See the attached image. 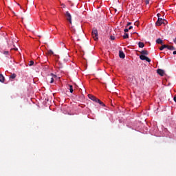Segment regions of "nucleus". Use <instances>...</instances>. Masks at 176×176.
I'll use <instances>...</instances> for the list:
<instances>
[{"mask_svg": "<svg viewBox=\"0 0 176 176\" xmlns=\"http://www.w3.org/2000/svg\"><path fill=\"white\" fill-rule=\"evenodd\" d=\"M157 16L158 17V19H157V22L155 23V25L160 26V25H162V24H164V21H166V19H163L160 18V14H157Z\"/></svg>", "mask_w": 176, "mask_h": 176, "instance_id": "2", "label": "nucleus"}, {"mask_svg": "<svg viewBox=\"0 0 176 176\" xmlns=\"http://www.w3.org/2000/svg\"><path fill=\"white\" fill-rule=\"evenodd\" d=\"M157 73L158 74V75H160V76H164V70L162 69H158L157 70Z\"/></svg>", "mask_w": 176, "mask_h": 176, "instance_id": "6", "label": "nucleus"}, {"mask_svg": "<svg viewBox=\"0 0 176 176\" xmlns=\"http://www.w3.org/2000/svg\"><path fill=\"white\" fill-rule=\"evenodd\" d=\"M49 54H53V51L50 50V51H49Z\"/></svg>", "mask_w": 176, "mask_h": 176, "instance_id": "23", "label": "nucleus"}, {"mask_svg": "<svg viewBox=\"0 0 176 176\" xmlns=\"http://www.w3.org/2000/svg\"><path fill=\"white\" fill-rule=\"evenodd\" d=\"M173 100H174L175 102H176V96H174Z\"/></svg>", "mask_w": 176, "mask_h": 176, "instance_id": "26", "label": "nucleus"}, {"mask_svg": "<svg viewBox=\"0 0 176 176\" xmlns=\"http://www.w3.org/2000/svg\"><path fill=\"white\" fill-rule=\"evenodd\" d=\"M123 38H124V39H127V38H129V34L124 33V36H123Z\"/></svg>", "mask_w": 176, "mask_h": 176, "instance_id": "16", "label": "nucleus"}, {"mask_svg": "<svg viewBox=\"0 0 176 176\" xmlns=\"http://www.w3.org/2000/svg\"><path fill=\"white\" fill-rule=\"evenodd\" d=\"M173 54H175V55L176 54V51L173 52Z\"/></svg>", "mask_w": 176, "mask_h": 176, "instance_id": "27", "label": "nucleus"}, {"mask_svg": "<svg viewBox=\"0 0 176 176\" xmlns=\"http://www.w3.org/2000/svg\"><path fill=\"white\" fill-rule=\"evenodd\" d=\"M10 78L11 79H14V78H16V74H11L10 76Z\"/></svg>", "mask_w": 176, "mask_h": 176, "instance_id": "18", "label": "nucleus"}, {"mask_svg": "<svg viewBox=\"0 0 176 176\" xmlns=\"http://www.w3.org/2000/svg\"><path fill=\"white\" fill-rule=\"evenodd\" d=\"M51 75H52V77L50 78V82L53 83V82H54V78H57V76L54 75L53 74H51Z\"/></svg>", "mask_w": 176, "mask_h": 176, "instance_id": "9", "label": "nucleus"}, {"mask_svg": "<svg viewBox=\"0 0 176 176\" xmlns=\"http://www.w3.org/2000/svg\"><path fill=\"white\" fill-rule=\"evenodd\" d=\"M140 60H145L146 61H147V63H151V59L148 58V56H146L145 55H140Z\"/></svg>", "mask_w": 176, "mask_h": 176, "instance_id": "5", "label": "nucleus"}, {"mask_svg": "<svg viewBox=\"0 0 176 176\" xmlns=\"http://www.w3.org/2000/svg\"><path fill=\"white\" fill-rule=\"evenodd\" d=\"M29 65H30V67H32V65H34V61L33 60L30 61Z\"/></svg>", "mask_w": 176, "mask_h": 176, "instance_id": "19", "label": "nucleus"}, {"mask_svg": "<svg viewBox=\"0 0 176 176\" xmlns=\"http://www.w3.org/2000/svg\"><path fill=\"white\" fill-rule=\"evenodd\" d=\"M39 38H41V36H38Z\"/></svg>", "mask_w": 176, "mask_h": 176, "instance_id": "31", "label": "nucleus"}, {"mask_svg": "<svg viewBox=\"0 0 176 176\" xmlns=\"http://www.w3.org/2000/svg\"><path fill=\"white\" fill-rule=\"evenodd\" d=\"M88 98L89 100H91L92 101H94V102H98L100 104V105H102V107H105V104L102 102L100 99L97 98L96 96L91 95V94H88Z\"/></svg>", "mask_w": 176, "mask_h": 176, "instance_id": "1", "label": "nucleus"}, {"mask_svg": "<svg viewBox=\"0 0 176 176\" xmlns=\"http://www.w3.org/2000/svg\"><path fill=\"white\" fill-rule=\"evenodd\" d=\"M68 58H69V55L68 54H66L65 56H63V59L65 63H67L68 61Z\"/></svg>", "mask_w": 176, "mask_h": 176, "instance_id": "7", "label": "nucleus"}, {"mask_svg": "<svg viewBox=\"0 0 176 176\" xmlns=\"http://www.w3.org/2000/svg\"><path fill=\"white\" fill-rule=\"evenodd\" d=\"M166 49L168 50H175V47H174V46L173 45H168V47H166Z\"/></svg>", "mask_w": 176, "mask_h": 176, "instance_id": "12", "label": "nucleus"}, {"mask_svg": "<svg viewBox=\"0 0 176 176\" xmlns=\"http://www.w3.org/2000/svg\"><path fill=\"white\" fill-rule=\"evenodd\" d=\"M65 16L67 21H69L70 24H72V16H71L69 12H66Z\"/></svg>", "mask_w": 176, "mask_h": 176, "instance_id": "4", "label": "nucleus"}, {"mask_svg": "<svg viewBox=\"0 0 176 176\" xmlns=\"http://www.w3.org/2000/svg\"><path fill=\"white\" fill-rule=\"evenodd\" d=\"M0 82H1V83H3V82H5V77L2 74H0Z\"/></svg>", "mask_w": 176, "mask_h": 176, "instance_id": "13", "label": "nucleus"}, {"mask_svg": "<svg viewBox=\"0 0 176 176\" xmlns=\"http://www.w3.org/2000/svg\"><path fill=\"white\" fill-rule=\"evenodd\" d=\"M128 30H133V26H130Z\"/></svg>", "mask_w": 176, "mask_h": 176, "instance_id": "25", "label": "nucleus"}, {"mask_svg": "<svg viewBox=\"0 0 176 176\" xmlns=\"http://www.w3.org/2000/svg\"><path fill=\"white\" fill-rule=\"evenodd\" d=\"M138 46H139V47L142 48V47H144V46H145V45L142 42H139Z\"/></svg>", "mask_w": 176, "mask_h": 176, "instance_id": "15", "label": "nucleus"}, {"mask_svg": "<svg viewBox=\"0 0 176 176\" xmlns=\"http://www.w3.org/2000/svg\"><path fill=\"white\" fill-rule=\"evenodd\" d=\"M168 47V45H162L160 48V50H164V49H167Z\"/></svg>", "mask_w": 176, "mask_h": 176, "instance_id": "14", "label": "nucleus"}, {"mask_svg": "<svg viewBox=\"0 0 176 176\" xmlns=\"http://www.w3.org/2000/svg\"><path fill=\"white\" fill-rule=\"evenodd\" d=\"M62 45H64V43H62Z\"/></svg>", "mask_w": 176, "mask_h": 176, "instance_id": "32", "label": "nucleus"}, {"mask_svg": "<svg viewBox=\"0 0 176 176\" xmlns=\"http://www.w3.org/2000/svg\"><path fill=\"white\" fill-rule=\"evenodd\" d=\"M124 32L126 34V32H129V29L126 28V29L124 30Z\"/></svg>", "mask_w": 176, "mask_h": 176, "instance_id": "21", "label": "nucleus"}, {"mask_svg": "<svg viewBox=\"0 0 176 176\" xmlns=\"http://www.w3.org/2000/svg\"><path fill=\"white\" fill-rule=\"evenodd\" d=\"M92 37L94 39V41H98V31L97 30V29H93Z\"/></svg>", "mask_w": 176, "mask_h": 176, "instance_id": "3", "label": "nucleus"}, {"mask_svg": "<svg viewBox=\"0 0 176 176\" xmlns=\"http://www.w3.org/2000/svg\"><path fill=\"white\" fill-rule=\"evenodd\" d=\"M135 25H138V23H135Z\"/></svg>", "mask_w": 176, "mask_h": 176, "instance_id": "28", "label": "nucleus"}, {"mask_svg": "<svg viewBox=\"0 0 176 176\" xmlns=\"http://www.w3.org/2000/svg\"><path fill=\"white\" fill-rule=\"evenodd\" d=\"M129 25H131V22H129L126 27H129Z\"/></svg>", "mask_w": 176, "mask_h": 176, "instance_id": "22", "label": "nucleus"}, {"mask_svg": "<svg viewBox=\"0 0 176 176\" xmlns=\"http://www.w3.org/2000/svg\"><path fill=\"white\" fill-rule=\"evenodd\" d=\"M156 43H158V45H163V40L161 38H157L156 40Z\"/></svg>", "mask_w": 176, "mask_h": 176, "instance_id": "11", "label": "nucleus"}, {"mask_svg": "<svg viewBox=\"0 0 176 176\" xmlns=\"http://www.w3.org/2000/svg\"><path fill=\"white\" fill-rule=\"evenodd\" d=\"M119 56L120 58H124V57H126V55L124 54V52H123V51L119 52Z\"/></svg>", "mask_w": 176, "mask_h": 176, "instance_id": "8", "label": "nucleus"}, {"mask_svg": "<svg viewBox=\"0 0 176 176\" xmlns=\"http://www.w3.org/2000/svg\"><path fill=\"white\" fill-rule=\"evenodd\" d=\"M69 91L70 93H74V88L72 85H69Z\"/></svg>", "mask_w": 176, "mask_h": 176, "instance_id": "17", "label": "nucleus"}, {"mask_svg": "<svg viewBox=\"0 0 176 176\" xmlns=\"http://www.w3.org/2000/svg\"><path fill=\"white\" fill-rule=\"evenodd\" d=\"M14 50H17V48H14Z\"/></svg>", "mask_w": 176, "mask_h": 176, "instance_id": "30", "label": "nucleus"}, {"mask_svg": "<svg viewBox=\"0 0 176 176\" xmlns=\"http://www.w3.org/2000/svg\"><path fill=\"white\" fill-rule=\"evenodd\" d=\"M110 39H111V41H115V36H110Z\"/></svg>", "mask_w": 176, "mask_h": 176, "instance_id": "20", "label": "nucleus"}, {"mask_svg": "<svg viewBox=\"0 0 176 176\" xmlns=\"http://www.w3.org/2000/svg\"><path fill=\"white\" fill-rule=\"evenodd\" d=\"M140 54H142V56H148V53L147 50H142L140 52Z\"/></svg>", "mask_w": 176, "mask_h": 176, "instance_id": "10", "label": "nucleus"}, {"mask_svg": "<svg viewBox=\"0 0 176 176\" xmlns=\"http://www.w3.org/2000/svg\"><path fill=\"white\" fill-rule=\"evenodd\" d=\"M4 54H9V52L6 51V52H4Z\"/></svg>", "mask_w": 176, "mask_h": 176, "instance_id": "24", "label": "nucleus"}, {"mask_svg": "<svg viewBox=\"0 0 176 176\" xmlns=\"http://www.w3.org/2000/svg\"><path fill=\"white\" fill-rule=\"evenodd\" d=\"M167 23V21H164V24H166Z\"/></svg>", "mask_w": 176, "mask_h": 176, "instance_id": "29", "label": "nucleus"}]
</instances>
